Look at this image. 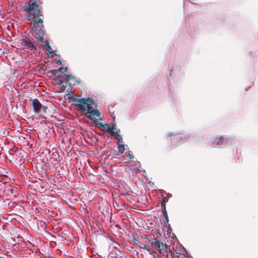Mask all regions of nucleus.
I'll use <instances>...</instances> for the list:
<instances>
[{
  "mask_svg": "<svg viewBox=\"0 0 258 258\" xmlns=\"http://www.w3.org/2000/svg\"><path fill=\"white\" fill-rule=\"evenodd\" d=\"M76 105L79 107V110L85 112V116L93 120L95 123L96 120H102L100 117V112L97 109H95L92 106L95 105L93 99L91 98L77 99L75 100Z\"/></svg>",
  "mask_w": 258,
  "mask_h": 258,
  "instance_id": "f257e3e1",
  "label": "nucleus"
},
{
  "mask_svg": "<svg viewBox=\"0 0 258 258\" xmlns=\"http://www.w3.org/2000/svg\"><path fill=\"white\" fill-rule=\"evenodd\" d=\"M24 10L33 11L28 15V20H30L31 19V17L33 16V20L36 24H42V20L37 17V15L41 12V10L39 6L36 4V2L30 1L25 5Z\"/></svg>",
  "mask_w": 258,
  "mask_h": 258,
  "instance_id": "f03ea898",
  "label": "nucleus"
},
{
  "mask_svg": "<svg viewBox=\"0 0 258 258\" xmlns=\"http://www.w3.org/2000/svg\"><path fill=\"white\" fill-rule=\"evenodd\" d=\"M31 106L36 113L41 112V109L43 112L46 113L47 109V107L42 105L37 99H34L31 100Z\"/></svg>",
  "mask_w": 258,
  "mask_h": 258,
  "instance_id": "7ed1b4c3",
  "label": "nucleus"
},
{
  "mask_svg": "<svg viewBox=\"0 0 258 258\" xmlns=\"http://www.w3.org/2000/svg\"><path fill=\"white\" fill-rule=\"evenodd\" d=\"M101 120H96L95 121V124L97 126L100 130L103 132H107L110 135L114 129H115V125L113 124L112 126H110L108 124H103Z\"/></svg>",
  "mask_w": 258,
  "mask_h": 258,
  "instance_id": "20e7f679",
  "label": "nucleus"
},
{
  "mask_svg": "<svg viewBox=\"0 0 258 258\" xmlns=\"http://www.w3.org/2000/svg\"><path fill=\"white\" fill-rule=\"evenodd\" d=\"M28 136L26 134L20 133L19 134H17V143L20 145V146H26L28 145Z\"/></svg>",
  "mask_w": 258,
  "mask_h": 258,
  "instance_id": "39448f33",
  "label": "nucleus"
},
{
  "mask_svg": "<svg viewBox=\"0 0 258 258\" xmlns=\"http://www.w3.org/2000/svg\"><path fill=\"white\" fill-rule=\"evenodd\" d=\"M26 157V153L22 150H18V148L17 147V160L19 159H20L19 162H20V167L21 169L25 168L23 164L25 162Z\"/></svg>",
  "mask_w": 258,
  "mask_h": 258,
  "instance_id": "423d86ee",
  "label": "nucleus"
},
{
  "mask_svg": "<svg viewBox=\"0 0 258 258\" xmlns=\"http://www.w3.org/2000/svg\"><path fill=\"white\" fill-rule=\"evenodd\" d=\"M57 77L59 81L58 84L63 85L64 83L66 85H69L70 86H71L72 83L70 82V81L72 79H75L74 77L69 75H66L64 80L62 79V77L61 76V75H58Z\"/></svg>",
  "mask_w": 258,
  "mask_h": 258,
  "instance_id": "0eeeda50",
  "label": "nucleus"
},
{
  "mask_svg": "<svg viewBox=\"0 0 258 258\" xmlns=\"http://www.w3.org/2000/svg\"><path fill=\"white\" fill-rule=\"evenodd\" d=\"M152 245L157 247L160 253H164L167 249V245L166 244L161 242L160 241L156 240L152 243Z\"/></svg>",
  "mask_w": 258,
  "mask_h": 258,
  "instance_id": "6e6552de",
  "label": "nucleus"
},
{
  "mask_svg": "<svg viewBox=\"0 0 258 258\" xmlns=\"http://www.w3.org/2000/svg\"><path fill=\"white\" fill-rule=\"evenodd\" d=\"M22 44L25 46L27 48L32 50L34 52L36 51V46L33 44L30 39H24L22 42Z\"/></svg>",
  "mask_w": 258,
  "mask_h": 258,
  "instance_id": "1a4fd4ad",
  "label": "nucleus"
},
{
  "mask_svg": "<svg viewBox=\"0 0 258 258\" xmlns=\"http://www.w3.org/2000/svg\"><path fill=\"white\" fill-rule=\"evenodd\" d=\"M224 140V138L222 136H216L214 137L211 140V145H221L223 144Z\"/></svg>",
  "mask_w": 258,
  "mask_h": 258,
  "instance_id": "9d476101",
  "label": "nucleus"
},
{
  "mask_svg": "<svg viewBox=\"0 0 258 258\" xmlns=\"http://www.w3.org/2000/svg\"><path fill=\"white\" fill-rule=\"evenodd\" d=\"M127 167L130 171L138 172L140 171L141 168V164L140 162H138L134 164L128 165Z\"/></svg>",
  "mask_w": 258,
  "mask_h": 258,
  "instance_id": "9b49d317",
  "label": "nucleus"
},
{
  "mask_svg": "<svg viewBox=\"0 0 258 258\" xmlns=\"http://www.w3.org/2000/svg\"><path fill=\"white\" fill-rule=\"evenodd\" d=\"M125 163L131 162V160L134 158V156L132 151L126 152L123 155Z\"/></svg>",
  "mask_w": 258,
  "mask_h": 258,
  "instance_id": "f8f14e48",
  "label": "nucleus"
},
{
  "mask_svg": "<svg viewBox=\"0 0 258 258\" xmlns=\"http://www.w3.org/2000/svg\"><path fill=\"white\" fill-rule=\"evenodd\" d=\"M44 34L45 33L43 31L40 30L37 33H36L35 38L38 41L41 42L44 39L43 36Z\"/></svg>",
  "mask_w": 258,
  "mask_h": 258,
  "instance_id": "ddd939ff",
  "label": "nucleus"
},
{
  "mask_svg": "<svg viewBox=\"0 0 258 258\" xmlns=\"http://www.w3.org/2000/svg\"><path fill=\"white\" fill-rule=\"evenodd\" d=\"M110 135L111 136H114L115 139H116L118 141L117 143H120L121 142H122V138L117 132H114L113 131L111 132V133Z\"/></svg>",
  "mask_w": 258,
  "mask_h": 258,
  "instance_id": "4468645a",
  "label": "nucleus"
},
{
  "mask_svg": "<svg viewBox=\"0 0 258 258\" xmlns=\"http://www.w3.org/2000/svg\"><path fill=\"white\" fill-rule=\"evenodd\" d=\"M161 208H162V213H163V216L165 217V219H166V221L164 220V222H168V218L167 212V211L166 210V207H165V204L161 203Z\"/></svg>",
  "mask_w": 258,
  "mask_h": 258,
  "instance_id": "2eb2a0df",
  "label": "nucleus"
},
{
  "mask_svg": "<svg viewBox=\"0 0 258 258\" xmlns=\"http://www.w3.org/2000/svg\"><path fill=\"white\" fill-rule=\"evenodd\" d=\"M17 249H18L19 247H21L22 248L25 247L26 244L22 238H20L19 237L17 236Z\"/></svg>",
  "mask_w": 258,
  "mask_h": 258,
  "instance_id": "dca6fc26",
  "label": "nucleus"
},
{
  "mask_svg": "<svg viewBox=\"0 0 258 258\" xmlns=\"http://www.w3.org/2000/svg\"><path fill=\"white\" fill-rule=\"evenodd\" d=\"M118 153L122 154L125 150L124 145L117 143Z\"/></svg>",
  "mask_w": 258,
  "mask_h": 258,
  "instance_id": "f3484780",
  "label": "nucleus"
},
{
  "mask_svg": "<svg viewBox=\"0 0 258 258\" xmlns=\"http://www.w3.org/2000/svg\"><path fill=\"white\" fill-rule=\"evenodd\" d=\"M167 136L170 137L173 136L174 139H178L180 138V136L179 134H174L173 133H168L167 134Z\"/></svg>",
  "mask_w": 258,
  "mask_h": 258,
  "instance_id": "a211bd4d",
  "label": "nucleus"
},
{
  "mask_svg": "<svg viewBox=\"0 0 258 258\" xmlns=\"http://www.w3.org/2000/svg\"><path fill=\"white\" fill-rule=\"evenodd\" d=\"M133 241L135 243V244H136L137 245H138L140 248H141L143 246V245H144L143 243L141 242L137 239H134Z\"/></svg>",
  "mask_w": 258,
  "mask_h": 258,
  "instance_id": "6ab92c4d",
  "label": "nucleus"
},
{
  "mask_svg": "<svg viewBox=\"0 0 258 258\" xmlns=\"http://www.w3.org/2000/svg\"><path fill=\"white\" fill-rule=\"evenodd\" d=\"M141 248L146 250L149 252L153 250L150 246H147L145 244H144Z\"/></svg>",
  "mask_w": 258,
  "mask_h": 258,
  "instance_id": "aec40b11",
  "label": "nucleus"
},
{
  "mask_svg": "<svg viewBox=\"0 0 258 258\" xmlns=\"http://www.w3.org/2000/svg\"><path fill=\"white\" fill-rule=\"evenodd\" d=\"M58 70H52L49 71L48 73L51 75H57L58 74Z\"/></svg>",
  "mask_w": 258,
  "mask_h": 258,
  "instance_id": "412c9836",
  "label": "nucleus"
},
{
  "mask_svg": "<svg viewBox=\"0 0 258 258\" xmlns=\"http://www.w3.org/2000/svg\"><path fill=\"white\" fill-rule=\"evenodd\" d=\"M67 70H68V67H66V68L60 67L58 69V72H60V73H62V71H64V72H67Z\"/></svg>",
  "mask_w": 258,
  "mask_h": 258,
  "instance_id": "4be33fe9",
  "label": "nucleus"
},
{
  "mask_svg": "<svg viewBox=\"0 0 258 258\" xmlns=\"http://www.w3.org/2000/svg\"><path fill=\"white\" fill-rule=\"evenodd\" d=\"M45 44L47 46V49L48 50H49L50 49H51V46L49 45V42L48 41V40H45Z\"/></svg>",
  "mask_w": 258,
  "mask_h": 258,
  "instance_id": "5701e85b",
  "label": "nucleus"
},
{
  "mask_svg": "<svg viewBox=\"0 0 258 258\" xmlns=\"http://www.w3.org/2000/svg\"><path fill=\"white\" fill-rule=\"evenodd\" d=\"M17 198H19V202H23L24 201V197L22 195H21L20 196H17Z\"/></svg>",
  "mask_w": 258,
  "mask_h": 258,
  "instance_id": "b1692460",
  "label": "nucleus"
},
{
  "mask_svg": "<svg viewBox=\"0 0 258 258\" xmlns=\"http://www.w3.org/2000/svg\"><path fill=\"white\" fill-rule=\"evenodd\" d=\"M168 201V199L166 198H163V202H162L161 203H164L165 204V202H167Z\"/></svg>",
  "mask_w": 258,
  "mask_h": 258,
  "instance_id": "393cba45",
  "label": "nucleus"
},
{
  "mask_svg": "<svg viewBox=\"0 0 258 258\" xmlns=\"http://www.w3.org/2000/svg\"><path fill=\"white\" fill-rule=\"evenodd\" d=\"M12 116H14V115H15V113H14V112H13V113H12Z\"/></svg>",
  "mask_w": 258,
  "mask_h": 258,
  "instance_id": "a878e982",
  "label": "nucleus"
},
{
  "mask_svg": "<svg viewBox=\"0 0 258 258\" xmlns=\"http://www.w3.org/2000/svg\"><path fill=\"white\" fill-rule=\"evenodd\" d=\"M58 62H59L60 64L61 63V61L60 60H58Z\"/></svg>",
  "mask_w": 258,
  "mask_h": 258,
  "instance_id": "bb28decb",
  "label": "nucleus"
},
{
  "mask_svg": "<svg viewBox=\"0 0 258 258\" xmlns=\"http://www.w3.org/2000/svg\"><path fill=\"white\" fill-rule=\"evenodd\" d=\"M34 1H35V2H36V1H35V0H34V1H33V2H34Z\"/></svg>",
  "mask_w": 258,
  "mask_h": 258,
  "instance_id": "cd10ccee",
  "label": "nucleus"
}]
</instances>
